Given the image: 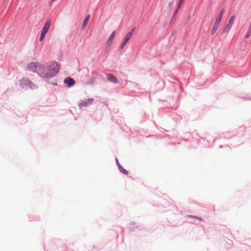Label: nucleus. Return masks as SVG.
Returning <instances> with one entry per match:
<instances>
[{
	"label": "nucleus",
	"mask_w": 251,
	"mask_h": 251,
	"mask_svg": "<svg viewBox=\"0 0 251 251\" xmlns=\"http://www.w3.org/2000/svg\"><path fill=\"white\" fill-rule=\"evenodd\" d=\"M235 19V16L234 15H232L230 18L228 24L226 25L223 28V32L225 33H228L230 30L231 29L233 23Z\"/></svg>",
	"instance_id": "39448f33"
},
{
	"label": "nucleus",
	"mask_w": 251,
	"mask_h": 251,
	"mask_svg": "<svg viewBox=\"0 0 251 251\" xmlns=\"http://www.w3.org/2000/svg\"><path fill=\"white\" fill-rule=\"evenodd\" d=\"M196 218L198 219H199V220H201V218H199V217H196Z\"/></svg>",
	"instance_id": "412c9836"
},
{
	"label": "nucleus",
	"mask_w": 251,
	"mask_h": 251,
	"mask_svg": "<svg viewBox=\"0 0 251 251\" xmlns=\"http://www.w3.org/2000/svg\"><path fill=\"white\" fill-rule=\"evenodd\" d=\"M169 5L170 9L171 10L172 9H173V3L172 2H170L169 3Z\"/></svg>",
	"instance_id": "dca6fc26"
},
{
	"label": "nucleus",
	"mask_w": 251,
	"mask_h": 251,
	"mask_svg": "<svg viewBox=\"0 0 251 251\" xmlns=\"http://www.w3.org/2000/svg\"><path fill=\"white\" fill-rule=\"evenodd\" d=\"M48 69L46 68L44 65L39 64L37 73L42 77L45 78H50V75L48 73Z\"/></svg>",
	"instance_id": "7ed1b4c3"
},
{
	"label": "nucleus",
	"mask_w": 251,
	"mask_h": 251,
	"mask_svg": "<svg viewBox=\"0 0 251 251\" xmlns=\"http://www.w3.org/2000/svg\"><path fill=\"white\" fill-rule=\"evenodd\" d=\"M251 36V32H247L246 35V38H248Z\"/></svg>",
	"instance_id": "2eb2a0df"
},
{
	"label": "nucleus",
	"mask_w": 251,
	"mask_h": 251,
	"mask_svg": "<svg viewBox=\"0 0 251 251\" xmlns=\"http://www.w3.org/2000/svg\"><path fill=\"white\" fill-rule=\"evenodd\" d=\"M46 33H47V32L42 30L41 33V35H40V38H39L40 41L41 42V41H42L44 40V38L45 37V35H46Z\"/></svg>",
	"instance_id": "f8f14e48"
},
{
	"label": "nucleus",
	"mask_w": 251,
	"mask_h": 251,
	"mask_svg": "<svg viewBox=\"0 0 251 251\" xmlns=\"http://www.w3.org/2000/svg\"><path fill=\"white\" fill-rule=\"evenodd\" d=\"M248 31L251 32V22L250 23L249 26L248 27Z\"/></svg>",
	"instance_id": "a211bd4d"
},
{
	"label": "nucleus",
	"mask_w": 251,
	"mask_h": 251,
	"mask_svg": "<svg viewBox=\"0 0 251 251\" xmlns=\"http://www.w3.org/2000/svg\"><path fill=\"white\" fill-rule=\"evenodd\" d=\"M94 100L93 99H88L84 100H82L80 101L78 105L80 108L83 107H87L92 103Z\"/></svg>",
	"instance_id": "0eeeda50"
},
{
	"label": "nucleus",
	"mask_w": 251,
	"mask_h": 251,
	"mask_svg": "<svg viewBox=\"0 0 251 251\" xmlns=\"http://www.w3.org/2000/svg\"><path fill=\"white\" fill-rule=\"evenodd\" d=\"M20 84L21 87L25 89L27 88L28 87L32 89L36 88V85H35L29 79L26 78H23L21 79L20 81Z\"/></svg>",
	"instance_id": "20e7f679"
},
{
	"label": "nucleus",
	"mask_w": 251,
	"mask_h": 251,
	"mask_svg": "<svg viewBox=\"0 0 251 251\" xmlns=\"http://www.w3.org/2000/svg\"><path fill=\"white\" fill-rule=\"evenodd\" d=\"M107 78L108 80L110 79V76L108 77Z\"/></svg>",
	"instance_id": "b1692460"
},
{
	"label": "nucleus",
	"mask_w": 251,
	"mask_h": 251,
	"mask_svg": "<svg viewBox=\"0 0 251 251\" xmlns=\"http://www.w3.org/2000/svg\"><path fill=\"white\" fill-rule=\"evenodd\" d=\"M48 73L50 78L55 75L59 70L58 64L56 61H51L48 64Z\"/></svg>",
	"instance_id": "f257e3e1"
},
{
	"label": "nucleus",
	"mask_w": 251,
	"mask_h": 251,
	"mask_svg": "<svg viewBox=\"0 0 251 251\" xmlns=\"http://www.w3.org/2000/svg\"><path fill=\"white\" fill-rule=\"evenodd\" d=\"M110 41V37L108 39L107 42H108Z\"/></svg>",
	"instance_id": "4be33fe9"
},
{
	"label": "nucleus",
	"mask_w": 251,
	"mask_h": 251,
	"mask_svg": "<svg viewBox=\"0 0 251 251\" xmlns=\"http://www.w3.org/2000/svg\"><path fill=\"white\" fill-rule=\"evenodd\" d=\"M115 35V32H113L112 34H111V39Z\"/></svg>",
	"instance_id": "aec40b11"
},
{
	"label": "nucleus",
	"mask_w": 251,
	"mask_h": 251,
	"mask_svg": "<svg viewBox=\"0 0 251 251\" xmlns=\"http://www.w3.org/2000/svg\"><path fill=\"white\" fill-rule=\"evenodd\" d=\"M39 64L38 62H30L27 65V69L29 71L37 72Z\"/></svg>",
	"instance_id": "423d86ee"
},
{
	"label": "nucleus",
	"mask_w": 251,
	"mask_h": 251,
	"mask_svg": "<svg viewBox=\"0 0 251 251\" xmlns=\"http://www.w3.org/2000/svg\"><path fill=\"white\" fill-rule=\"evenodd\" d=\"M119 170L121 171V173H122L124 174H127L128 172L127 171L123 168L121 166L119 165Z\"/></svg>",
	"instance_id": "ddd939ff"
},
{
	"label": "nucleus",
	"mask_w": 251,
	"mask_h": 251,
	"mask_svg": "<svg viewBox=\"0 0 251 251\" xmlns=\"http://www.w3.org/2000/svg\"><path fill=\"white\" fill-rule=\"evenodd\" d=\"M183 0H180V3H179V4L178 5L177 9H178L179 8V7L180 6V5H181L182 2H183ZM177 10L178 9H177L176 11L175 14H176V13L177 12Z\"/></svg>",
	"instance_id": "f3484780"
},
{
	"label": "nucleus",
	"mask_w": 251,
	"mask_h": 251,
	"mask_svg": "<svg viewBox=\"0 0 251 251\" xmlns=\"http://www.w3.org/2000/svg\"><path fill=\"white\" fill-rule=\"evenodd\" d=\"M134 31V28H133L131 29V30L128 33H131V35H132Z\"/></svg>",
	"instance_id": "6ab92c4d"
},
{
	"label": "nucleus",
	"mask_w": 251,
	"mask_h": 251,
	"mask_svg": "<svg viewBox=\"0 0 251 251\" xmlns=\"http://www.w3.org/2000/svg\"><path fill=\"white\" fill-rule=\"evenodd\" d=\"M90 15H88L85 19H84V21H83V25H82V29H83L85 26H86V25H87L88 23V21L90 19Z\"/></svg>",
	"instance_id": "9b49d317"
},
{
	"label": "nucleus",
	"mask_w": 251,
	"mask_h": 251,
	"mask_svg": "<svg viewBox=\"0 0 251 251\" xmlns=\"http://www.w3.org/2000/svg\"><path fill=\"white\" fill-rule=\"evenodd\" d=\"M64 82L65 83H66L68 87H69L72 86L75 83V81L74 80V79H73L70 77H68L66 78H65L64 79Z\"/></svg>",
	"instance_id": "6e6552de"
},
{
	"label": "nucleus",
	"mask_w": 251,
	"mask_h": 251,
	"mask_svg": "<svg viewBox=\"0 0 251 251\" xmlns=\"http://www.w3.org/2000/svg\"><path fill=\"white\" fill-rule=\"evenodd\" d=\"M131 37V33H127L125 37V39L124 40L123 43L121 45V47H120L121 49H122L124 48V47L126 45L127 42L129 41V40L130 39Z\"/></svg>",
	"instance_id": "1a4fd4ad"
},
{
	"label": "nucleus",
	"mask_w": 251,
	"mask_h": 251,
	"mask_svg": "<svg viewBox=\"0 0 251 251\" xmlns=\"http://www.w3.org/2000/svg\"><path fill=\"white\" fill-rule=\"evenodd\" d=\"M224 12H225V10L223 9L221 10L220 11V12L219 13V14L216 19L214 25L211 30V33L212 35H214L217 29L218 28V27H219L220 22L221 21V20H222V17L223 16V14L224 13Z\"/></svg>",
	"instance_id": "f03ea898"
},
{
	"label": "nucleus",
	"mask_w": 251,
	"mask_h": 251,
	"mask_svg": "<svg viewBox=\"0 0 251 251\" xmlns=\"http://www.w3.org/2000/svg\"><path fill=\"white\" fill-rule=\"evenodd\" d=\"M56 0H52L51 2H53V1H55Z\"/></svg>",
	"instance_id": "5701e85b"
},
{
	"label": "nucleus",
	"mask_w": 251,
	"mask_h": 251,
	"mask_svg": "<svg viewBox=\"0 0 251 251\" xmlns=\"http://www.w3.org/2000/svg\"><path fill=\"white\" fill-rule=\"evenodd\" d=\"M111 82H113L115 83L117 82V79L112 75H111Z\"/></svg>",
	"instance_id": "4468645a"
},
{
	"label": "nucleus",
	"mask_w": 251,
	"mask_h": 251,
	"mask_svg": "<svg viewBox=\"0 0 251 251\" xmlns=\"http://www.w3.org/2000/svg\"><path fill=\"white\" fill-rule=\"evenodd\" d=\"M51 22V20H48L45 23V24L42 29V31L47 33L50 26Z\"/></svg>",
	"instance_id": "9d476101"
}]
</instances>
